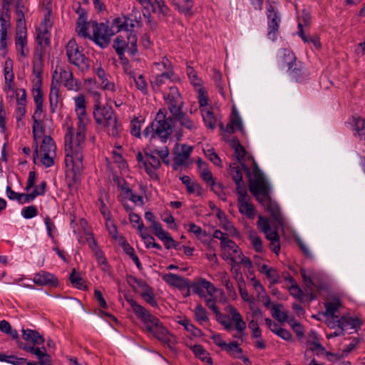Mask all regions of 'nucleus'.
Instances as JSON below:
<instances>
[{
    "mask_svg": "<svg viewBox=\"0 0 365 365\" xmlns=\"http://www.w3.org/2000/svg\"><path fill=\"white\" fill-rule=\"evenodd\" d=\"M135 82V86L138 89L141 91L143 93L147 92V83L145 80V78L142 75H139L138 77L134 76L133 78Z\"/></svg>",
    "mask_w": 365,
    "mask_h": 365,
    "instance_id": "680f3d73",
    "label": "nucleus"
},
{
    "mask_svg": "<svg viewBox=\"0 0 365 365\" xmlns=\"http://www.w3.org/2000/svg\"><path fill=\"white\" fill-rule=\"evenodd\" d=\"M70 281L71 284L78 289H84L86 287L83 279L78 274H77L76 273L75 269H73V272L70 275Z\"/></svg>",
    "mask_w": 365,
    "mask_h": 365,
    "instance_id": "864d4df0",
    "label": "nucleus"
},
{
    "mask_svg": "<svg viewBox=\"0 0 365 365\" xmlns=\"http://www.w3.org/2000/svg\"><path fill=\"white\" fill-rule=\"evenodd\" d=\"M96 24V21H87L86 16L81 14L77 19L76 31L80 36L91 39Z\"/></svg>",
    "mask_w": 365,
    "mask_h": 365,
    "instance_id": "6ab92c4d",
    "label": "nucleus"
},
{
    "mask_svg": "<svg viewBox=\"0 0 365 365\" xmlns=\"http://www.w3.org/2000/svg\"><path fill=\"white\" fill-rule=\"evenodd\" d=\"M43 113H34L32 116L34 123L32 125V131L34 140L35 143H37L38 140L41 139L44 133V129L43 125V120L41 119Z\"/></svg>",
    "mask_w": 365,
    "mask_h": 365,
    "instance_id": "b1692460",
    "label": "nucleus"
},
{
    "mask_svg": "<svg viewBox=\"0 0 365 365\" xmlns=\"http://www.w3.org/2000/svg\"><path fill=\"white\" fill-rule=\"evenodd\" d=\"M174 73L173 71H165L160 74H158L155 76V80L152 82L154 86H160L164 84L165 80L170 79L171 81H174L173 78Z\"/></svg>",
    "mask_w": 365,
    "mask_h": 365,
    "instance_id": "de8ad7c7",
    "label": "nucleus"
},
{
    "mask_svg": "<svg viewBox=\"0 0 365 365\" xmlns=\"http://www.w3.org/2000/svg\"><path fill=\"white\" fill-rule=\"evenodd\" d=\"M282 307V304H274L272 307V316L278 322H284L290 319L288 318L287 312L282 311L280 308Z\"/></svg>",
    "mask_w": 365,
    "mask_h": 365,
    "instance_id": "79ce46f5",
    "label": "nucleus"
},
{
    "mask_svg": "<svg viewBox=\"0 0 365 365\" xmlns=\"http://www.w3.org/2000/svg\"><path fill=\"white\" fill-rule=\"evenodd\" d=\"M327 317V324L329 327L334 329L338 327L339 329H343L344 324L342 321V317L339 318L338 316H326Z\"/></svg>",
    "mask_w": 365,
    "mask_h": 365,
    "instance_id": "5fc2aeb1",
    "label": "nucleus"
},
{
    "mask_svg": "<svg viewBox=\"0 0 365 365\" xmlns=\"http://www.w3.org/2000/svg\"><path fill=\"white\" fill-rule=\"evenodd\" d=\"M95 31L92 34L91 40H93L97 45L101 48L107 47L110 43V38L115 33L121 32L122 31H117V28L113 26V23L111 24V28H109L108 25L96 22L94 25ZM123 31V36L125 37V32ZM122 36V34H120Z\"/></svg>",
    "mask_w": 365,
    "mask_h": 365,
    "instance_id": "9d476101",
    "label": "nucleus"
},
{
    "mask_svg": "<svg viewBox=\"0 0 365 365\" xmlns=\"http://www.w3.org/2000/svg\"><path fill=\"white\" fill-rule=\"evenodd\" d=\"M249 188L257 200L270 212L274 220L279 222L282 220L278 205L271 200L269 197V185L263 174L255 167L252 177L250 179Z\"/></svg>",
    "mask_w": 365,
    "mask_h": 365,
    "instance_id": "20e7f679",
    "label": "nucleus"
},
{
    "mask_svg": "<svg viewBox=\"0 0 365 365\" xmlns=\"http://www.w3.org/2000/svg\"><path fill=\"white\" fill-rule=\"evenodd\" d=\"M356 344L350 343L343 351L341 354H334L331 353H327V357L329 361L339 360L341 357L347 356L355 347Z\"/></svg>",
    "mask_w": 365,
    "mask_h": 365,
    "instance_id": "603ef678",
    "label": "nucleus"
},
{
    "mask_svg": "<svg viewBox=\"0 0 365 365\" xmlns=\"http://www.w3.org/2000/svg\"><path fill=\"white\" fill-rule=\"evenodd\" d=\"M75 103V111L77 116L86 115L85 96L80 94L73 98Z\"/></svg>",
    "mask_w": 365,
    "mask_h": 365,
    "instance_id": "58836bf2",
    "label": "nucleus"
},
{
    "mask_svg": "<svg viewBox=\"0 0 365 365\" xmlns=\"http://www.w3.org/2000/svg\"><path fill=\"white\" fill-rule=\"evenodd\" d=\"M230 175L237 185V192H239L240 187L247 190L245 183L242 181V173L238 165L234 163L230 165Z\"/></svg>",
    "mask_w": 365,
    "mask_h": 365,
    "instance_id": "c756f323",
    "label": "nucleus"
},
{
    "mask_svg": "<svg viewBox=\"0 0 365 365\" xmlns=\"http://www.w3.org/2000/svg\"><path fill=\"white\" fill-rule=\"evenodd\" d=\"M198 102L200 104V110L204 108L208 107V98L207 91L202 87H200L197 90Z\"/></svg>",
    "mask_w": 365,
    "mask_h": 365,
    "instance_id": "4d7b16f0",
    "label": "nucleus"
},
{
    "mask_svg": "<svg viewBox=\"0 0 365 365\" xmlns=\"http://www.w3.org/2000/svg\"><path fill=\"white\" fill-rule=\"evenodd\" d=\"M34 101L35 103L34 113H43V97L41 86H37L33 90Z\"/></svg>",
    "mask_w": 365,
    "mask_h": 365,
    "instance_id": "e433bc0d",
    "label": "nucleus"
},
{
    "mask_svg": "<svg viewBox=\"0 0 365 365\" xmlns=\"http://www.w3.org/2000/svg\"><path fill=\"white\" fill-rule=\"evenodd\" d=\"M21 215L25 219H31L38 215V210L35 205L25 207L21 210Z\"/></svg>",
    "mask_w": 365,
    "mask_h": 365,
    "instance_id": "13d9d810",
    "label": "nucleus"
},
{
    "mask_svg": "<svg viewBox=\"0 0 365 365\" xmlns=\"http://www.w3.org/2000/svg\"><path fill=\"white\" fill-rule=\"evenodd\" d=\"M237 195L239 212L249 219H254L256 211L254 205L251 202L250 197L247 195V190L240 187Z\"/></svg>",
    "mask_w": 365,
    "mask_h": 365,
    "instance_id": "4468645a",
    "label": "nucleus"
},
{
    "mask_svg": "<svg viewBox=\"0 0 365 365\" xmlns=\"http://www.w3.org/2000/svg\"><path fill=\"white\" fill-rule=\"evenodd\" d=\"M194 314L196 321L200 324H202L209 320L206 309L200 304L195 307Z\"/></svg>",
    "mask_w": 365,
    "mask_h": 365,
    "instance_id": "a18cd8bd",
    "label": "nucleus"
},
{
    "mask_svg": "<svg viewBox=\"0 0 365 365\" xmlns=\"http://www.w3.org/2000/svg\"><path fill=\"white\" fill-rule=\"evenodd\" d=\"M229 313L231 315L232 322L235 324V329L242 336L246 329V323L239 311L234 307H229Z\"/></svg>",
    "mask_w": 365,
    "mask_h": 365,
    "instance_id": "393cba45",
    "label": "nucleus"
},
{
    "mask_svg": "<svg viewBox=\"0 0 365 365\" xmlns=\"http://www.w3.org/2000/svg\"><path fill=\"white\" fill-rule=\"evenodd\" d=\"M60 78L63 86L71 91H76L78 88L77 83L73 79V73L66 69H61Z\"/></svg>",
    "mask_w": 365,
    "mask_h": 365,
    "instance_id": "a878e982",
    "label": "nucleus"
},
{
    "mask_svg": "<svg viewBox=\"0 0 365 365\" xmlns=\"http://www.w3.org/2000/svg\"><path fill=\"white\" fill-rule=\"evenodd\" d=\"M93 253L98 264L102 266V269L104 271H108V265L103 252L101 250H96L93 252Z\"/></svg>",
    "mask_w": 365,
    "mask_h": 365,
    "instance_id": "bf43d9fd",
    "label": "nucleus"
},
{
    "mask_svg": "<svg viewBox=\"0 0 365 365\" xmlns=\"http://www.w3.org/2000/svg\"><path fill=\"white\" fill-rule=\"evenodd\" d=\"M222 249L224 250L223 257L226 259H230L232 263H237V259L232 255L233 254L237 255L240 250L237 244L232 240L228 239L223 242L221 245Z\"/></svg>",
    "mask_w": 365,
    "mask_h": 365,
    "instance_id": "4be33fe9",
    "label": "nucleus"
},
{
    "mask_svg": "<svg viewBox=\"0 0 365 365\" xmlns=\"http://www.w3.org/2000/svg\"><path fill=\"white\" fill-rule=\"evenodd\" d=\"M249 239L255 250L259 253L262 252L263 245L262 240L255 232H251L250 233Z\"/></svg>",
    "mask_w": 365,
    "mask_h": 365,
    "instance_id": "3c124183",
    "label": "nucleus"
},
{
    "mask_svg": "<svg viewBox=\"0 0 365 365\" xmlns=\"http://www.w3.org/2000/svg\"><path fill=\"white\" fill-rule=\"evenodd\" d=\"M66 56L69 62L76 66L82 71L89 68L88 59L79 51L78 46L74 39H71L66 46Z\"/></svg>",
    "mask_w": 365,
    "mask_h": 365,
    "instance_id": "f8f14e48",
    "label": "nucleus"
},
{
    "mask_svg": "<svg viewBox=\"0 0 365 365\" xmlns=\"http://www.w3.org/2000/svg\"><path fill=\"white\" fill-rule=\"evenodd\" d=\"M126 301L132 307L136 317L143 322L145 331L148 335L157 339L163 344L172 349L177 342L176 338L168 331L159 319L133 299H126Z\"/></svg>",
    "mask_w": 365,
    "mask_h": 365,
    "instance_id": "7ed1b4c3",
    "label": "nucleus"
},
{
    "mask_svg": "<svg viewBox=\"0 0 365 365\" xmlns=\"http://www.w3.org/2000/svg\"><path fill=\"white\" fill-rule=\"evenodd\" d=\"M108 197V194L106 192H101L99 198L96 202V205L98 207L102 215L105 218L106 220H108L110 217V212L104 202V199Z\"/></svg>",
    "mask_w": 365,
    "mask_h": 365,
    "instance_id": "a19ab883",
    "label": "nucleus"
},
{
    "mask_svg": "<svg viewBox=\"0 0 365 365\" xmlns=\"http://www.w3.org/2000/svg\"><path fill=\"white\" fill-rule=\"evenodd\" d=\"M178 11L185 15H192L194 6L193 0H172Z\"/></svg>",
    "mask_w": 365,
    "mask_h": 365,
    "instance_id": "473e14b6",
    "label": "nucleus"
},
{
    "mask_svg": "<svg viewBox=\"0 0 365 365\" xmlns=\"http://www.w3.org/2000/svg\"><path fill=\"white\" fill-rule=\"evenodd\" d=\"M354 128L359 138L365 140V120L360 117L354 118Z\"/></svg>",
    "mask_w": 365,
    "mask_h": 365,
    "instance_id": "49530a36",
    "label": "nucleus"
},
{
    "mask_svg": "<svg viewBox=\"0 0 365 365\" xmlns=\"http://www.w3.org/2000/svg\"><path fill=\"white\" fill-rule=\"evenodd\" d=\"M162 278L166 283L180 289L188 287V280L181 276L173 273H166L163 275Z\"/></svg>",
    "mask_w": 365,
    "mask_h": 365,
    "instance_id": "5701e85b",
    "label": "nucleus"
},
{
    "mask_svg": "<svg viewBox=\"0 0 365 365\" xmlns=\"http://www.w3.org/2000/svg\"><path fill=\"white\" fill-rule=\"evenodd\" d=\"M77 117L78 119V128L76 130H75V133L76 135L77 143L79 145L80 142H82L85 140V131L88 124V118L86 115Z\"/></svg>",
    "mask_w": 365,
    "mask_h": 365,
    "instance_id": "f704fd0d",
    "label": "nucleus"
},
{
    "mask_svg": "<svg viewBox=\"0 0 365 365\" xmlns=\"http://www.w3.org/2000/svg\"><path fill=\"white\" fill-rule=\"evenodd\" d=\"M182 182L186 186L187 192L189 194L196 193L200 195L202 193L201 186L195 181H192L189 176L183 175L180 178Z\"/></svg>",
    "mask_w": 365,
    "mask_h": 365,
    "instance_id": "2f4dec72",
    "label": "nucleus"
},
{
    "mask_svg": "<svg viewBox=\"0 0 365 365\" xmlns=\"http://www.w3.org/2000/svg\"><path fill=\"white\" fill-rule=\"evenodd\" d=\"M65 140V164L68 170L75 175L79 174L83 168L82 151L85 144V140L80 142L76 140V135L74 128L66 123Z\"/></svg>",
    "mask_w": 365,
    "mask_h": 365,
    "instance_id": "39448f33",
    "label": "nucleus"
},
{
    "mask_svg": "<svg viewBox=\"0 0 365 365\" xmlns=\"http://www.w3.org/2000/svg\"><path fill=\"white\" fill-rule=\"evenodd\" d=\"M59 88L58 83L52 81L49 93V107L51 113L56 111L59 103Z\"/></svg>",
    "mask_w": 365,
    "mask_h": 365,
    "instance_id": "bb28decb",
    "label": "nucleus"
},
{
    "mask_svg": "<svg viewBox=\"0 0 365 365\" xmlns=\"http://www.w3.org/2000/svg\"><path fill=\"white\" fill-rule=\"evenodd\" d=\"M192 351L195 354V355L198 357L201 361L206 362L209 364H212V360L211 357L209 356V354L207 351L203 348L202 345L196 344L192 347Z\"/></svg>",
    "mask_w": 365,
    "mask_h": 365,
    "instance_id": "4c0bfd02",
    "label": "nucleus"
},
{
    "mask_svg": "<svg viewBox=\"0 0 365 365\" xmlns=\"http://www.w3.org/2000/svg\"><path fill=\"white\" fill-rule=\"evenodd\" d=\"M150 5L152 7V10L154 13H158L163 16L168 13L169 9L165 5L164 0H151Z\"/></svg>",
    "mask_w": 365,
    "mask_h": 365,
    "instance_id": "c03bdc74",
    "label": "nucleus"
},
{
    "mask_svg": "<svg viewBox=\"0 0 365 365\" xmlns=\"http://www.w3.org/2000/svg\"><path fill=\"white\" fill-rule=\"evenodd\" d=\"M300 274L306 287L307 292L309 295L310 300H314L316 299V296L314 294V287L318 288L317 282L320 279L321 274L314 270L303 268L300 269Z\"/></svg>",
    "mask_w": 365,
    "mask_h": 365,
    "instance_id": "f3484780",
    "label": "nucleus"
},
{
    "mask_svg": "<svg viewBox=\"0 0 365 365\" xmlns=\"http://www.w3.org/2000/svg\"><path fill=\"white\" fill-rule=\"evenodd\" d=\"M324 307L326 310L324 314L325 316H334L341 307V302L338 297H334L327 301L324 303Z\"/></svg>",
    "mask_w": 365,
    "mask_h": 365,
    "instance_id": "72a5a7b5",
    "label": "nucleus"
},
{
    "mask_svg": "<svg viewBox=\"0 0 365 365\" xmlns=\"http://www.w3.org/2000/svg\"><path fill=\"white\" fill-rule=\"evenodd\" d=\"M178 323L183 326L185 329L190 333L192 336L196 337L202 336V331L196 327L194 324L190 323L189 319L185 318L178 321Z\"/></svg>",
    "mask_w": 365,
    "mask_h": 365,
    "instance_id": "37998d69",
    "label": "nucleus"
},
{
    "mask_svg": "<svg viewBox=\"0 0 365 365\" xmlns=\"http://www.w3.org/2000/svg\"><path fill=\"white\" fill-rule=\"evenodd\" d=\"M200 111L205 126L211 130L215 129L217 120L212 107L202 108Z\"/></svg>",
    "mask_w": 365,
    "mask_h": 365,
    "instance_id": "cd10ccee",
    "label": "nucleus"
},
{
    "mask_svg": "<svg viewBox=\"0 0 365 365\" xmlns=\"http://www.w3.org/2000/svg\"><path fill=\"white\" fill-rule=\"evenodd\" d=\"M33 282L39 286L56 287L58 285L57 278L53 274L46 271L36 273L34 277Z\"/></svg>",
    "mask_w": 365,
    "mask_h": 365,
    "instance_id": "412c9836",
    "label": "nucleus"
},
{
    "mask_svg": "<svg viewBox=\"0 0 365 365\" xmlns=\"http://www.w3.org/2000/svg\"><path fill=\"white\" fill-rule=\"evenodd\" d=\"M288 323L292 327L293 330L298 336L302 337L304 336V330L302 324L299 322H296L294 320V319L292 318L288 321Z\"/></svg>",
    "mask_w": 365,
    "mask_h": 365,
    "instance_id": "338daca9",
    "label": "nucleus"
},
{
    "mask_svg": "<svg viewBox=\"0 0 365 365\" xmlns=\"http://www.w3.org/2000/svg\"><path fill=\"white\" fill-rule=\"evenodd\" d=\"M35 144L36 148L34 153V163H37V159L40 157L41 163L46 168L53 165L56 148L53 140L48 135H44L39 148H38V143Z\"/></svg>",
    "mask_w": 365,
    "mask_h": 365,
    "instance_id": "1a4fd4ad",
    "label": "nucleus"
},
{
    "mask_svg": "<svg viewBox=\"0 0 365 365\" xmlns=\"http://www.w3.org/2000/svg\"><path fill=\"white\" fill-rule=\"evenodd\" d=\"M235 272H236V277L239 278L238 279V280H239L238 286H239V292H240L241 297L242 298L243 300L249 302L250 304H254V302H255L254 298L251 297L249 295L247 289H245V282L243 280L242 274L240 272L238 273L237 269L235 270Z\"/></svg>",
    "mask_w": 365,
    "mask_h": 365,
    "instance_id": "c9c22d12",
    "label": "nucleus"
},
{
    "mask_svg": "<svg viewBox=\"0 0 365 365\" xmlns=\"http://www.w3.org/2000/svg\"><path fill=\"white\" fill-rule=\"evenodd\" d=\"M163 98L171 115L182 110L184 102L176 86H170L168 93L163 94Z\"/></svg>",
    "mask_w": 365,
    "mask_h": 365,
    "instance_id": "ddd939ff",
    "label": "nucleus"
},
{
    "mask_svg": "<svg viewBox=\"0 0 365 365\" xmlns=\"http://www.w3.org/2000/svg\"><path fill=\"white\" fill-rule=\"evenodd\" d=\"M122 194L125 196V198H128L135 204H139L140 205L143 204V197L140 195L134 194L128 187H122Z\"/></svg>",
    "mask_w": 365,
    "mask_h": 365,
    "instance_id": "09e8293b",
    "label": "nucleus"
},
{
    "mask_svg": "<svg viewBox=\"0 0 365 365\" xmlns=\"http://www.w3.org/2000/svg\"><path fill=\"white\" fill-rule=\"evenodd\" d=\"M93 117L96 123L101 126L109 135L114 138L118 136L121 126L111 106L106 104L93 109Z\"/></svg>",
    "mask_w": 365,
    "mask_h": 365,
    "instance_id": "0eeeda50",
    "label": "nucleus"
},
{
    "mask_svg": "<svg viewBox=\"0 0 365 365\" xmlns=\"http://www.w3.org/2000/svg\"><path fill=\"white\" fill-rule=\"evenodd\" d=\"M141 120L138 118H134L130 123V133L135 137L140 136Z\"/></svg>",
    "mask_w": 365,
    "mask_h": 365,
    "instance_id": "052dcab7",
    "label": "nucleus"
},
{
    "mask_svg": "<svg viewBox=\"0 0 365 365\" xmlns=\"http://www.w3.org/2000/svg\"><path fill=\"white\" fill-rule=\"evenodd\" d=\"M342 321L344 324L343 329L346 330L348 327L356 329L362 324L361 320L359 317H352L350 315L342 316Z\"/></svg>",
    "mask_w": 365,
    "mask_h": 365,
    "instance_id": "ea45409f",
    "label": "nucleus"
},
{
    "mask_svg": "<svg viewBox=\"0 0 365 365\" xmlns=\"http://www.w3.org/2000/svg\"><path fill=\"white\" fill-rule=\"evenodd\" d=\"M187 76H188L190 80L191 81L192 83L195 86L200 87L201 80L197 77L195 71L192 68L188 67L187 69Z\"/></svg>",
    "mask_w": 365,
    "mask_h": 365,
    "instance_id": "0e129e2a",
    "label": "nucleus"
},
{
    "mask_svg": "<svg viewBox=\"0 0 365 365\" xmlns=\"http://www.w3.org/2000/svg\"><path fill=\"white\" fill-rule=\"evenodd\" d=\"M51 34L46 24L41 25L36 29V39L38 43L43 48L49 45Z\"/></svg>",
    "mask_w": 365,
    "mask_h": 365,
    "instance_id": "c85d7f7f",
    "label": "nucleus"
},
{
    "mask_svg": "<svg viewBox=\"0 0 365 365\" xmlns=\"http://www.w3.org/2000/svg\"><path fill=\"white\" fill-rule=\"evenodd\" d=\"M94 73L100 81V87L105 91L113 94L120 91L118 86L111 80V77L106 73L101 63H97L93 68Z\"/></svg>",
    "mask_w": 365,
    "mask_h": 365,
    "instance_id": "2eb2a0df",
    "label": "nucleus"
},
{
    "mask_svg": "<svg viewBox=\"0 0 365 365\" xmlns=\"http://www.w3.org/2000/svg\"><path fill=\"white\" fill-rule=\"evenodd\" d=\"M266 14L268 19V38L274 40L279 28L281 22V17L278 12L274 9V7L269 1L267 2L266 6Z\"/></svg>",
    "mask_w": 365,
    "mask_h": 365,
    "instance_id": "dca6fc26",
    "label": "nucleus"
},
{
    "mask_svg": "<svg viewBox=\"0 0 365 365\" xmlns=\"http://www.w3.org/2000/svg\"><path fill=\"white\" fill-rule=\"evenodd\" d=\"M200 175L203 180L210 186H214L215 185V179L208 168L200 172Z\"/></svg>",
    "mask_w": 365,
    "mask_h": 365,
    "instance_id": "774afa93",
    "label": "nucleus"
},
{
    "mask_svg": "<svg viewBox=\"0 0 365 365\" xmlns=\"http://www.w3.org/2000/svg\"><path fill=\"white\" fill-rule=\"evenodd\" d=\"M113 25L118 29L117 31L125 32V37L121 35L116 37L113 46L122 61L125 73L130 78H134L135 73L128 59L124 57V53L128 51L132 58H135L138 53L137 29L141 26L140 14H138L137 16L135 14L134 19L125 16L115 18L113 20Z\"/></svg>",
    "mask_w": 365,
    "mask_h": 365,
    "instance_id": "f257e3e1",
    "label": "nucleus"
},
{
    "mask_svg": "<svg viewBox=\"0 0 365 365\" xmlns=\"http://www.w3.org/2000/svg\"><path fill=\"white\" fill-rule=\"evenodd\" d=\"M19 20L17 21L16 31L15 36V46L17 53L23 58H26L29 54V48L28 47L27 42V30L25 25V22L21 18L24 17V14H18Z\"/></svg>",
    "mask_w": 365,
    "mask_h": 365,
    "instance_id": "9b49d317",
    "label": "nucleus"
},
{
    "mask_svg": "<svg viewBox=\"0 0 365 365\" xmlns=\"http://www.w3.org/2000/svg\"><path fill=\"white\" fill-rule=\"evenodd\" d=\"M155 66L159 71H162L163 69H165V71H173L172 63L166 57H164L160 62L155 63Z\"/></svg>",
    "mask_w": 365,
    "mask_h": 365,
    "instance_id": "e2e57ef3",
    "label": "nucleus"
},
{
    "mask_svg": "<svg viewBox=\"0 0 365 365\" xmlns=\"http://www.w3.org/2000/svg\"><path fill=\"white\" fill-rule=\"evenodd\" d=\"M192 149V146L185 144L176 145L174 150L175 158L173 159V168L175 170H178L179 167L186 165Z\"/></svg>",
    "mask_w": 365,
    "mask_h": 365,
    "instance_id": "aec40b11",
    "label": "nucleus"
},
{
    "mask_svg": "<svg viewBox=\"0 0 365 365\" xmlns=\"http://www.w3.org/2000/svg\"><path fill=\"white\" fill-rule=\"evenodd\" d=\"M187 288L200 297H205L203 289H205L210 296H212L217 292L215 287L204 278H200L193 282L190 285L188 284Z\"/></svg>",
    "mask_w": 365,
    "mask_h": 365,
    "instance_id": "a211bd4d",
    "label": "nucleus"
},
{
    "mask_svg": "<svg viewBox=\"0 0 365 365\" xmlns=\"http://www.w3.org/2000/svg\"><path fill=\"white\" fill-rule=\"evenodd\" d=\"M141 297L144 300L153 307L157 306L154 294L150 287H146L145 289L141 293Z\"/></svg>",
    "mask_w": 365,
    "mask_h": 365,
    "instance_id": "6e6d98bb",
    "label": "nucleus"
},
{
    "mask_svg": "<svg viewBox=\"0 0 365 365\" xmlns=\"http://www.w3.org/2000/svg\"><path fill=\"white\" fill-rule=\"evenodd\" d=\"M311 21V15L306 10H303L298 16V31L304 30V27H308Z\"/></svg>",
    "mask_w": 365,
    "mask_h": 365,
    "instance_id": "8fccbe9b",
    "label": "nucleus"
},
{
    "mask_svg": "<svg viewBox=\"0 0 365 365\" xmlns=\"http://www.w3.org/2000/svg\"><path fill=\"white\" fill-rule=\"evenodd\" d=\"M205 155L213 164L217 166H221V160L214 150L208 149L205 151Z\"/></svg>",
    "mask_w": 365,
    "mask_h": 365,
    "instance_id": "69168bd1",
    "label": "nucleus"
},
{
    "mask_svg": "<svg viewBox=\"0 0 365 365\" xmlns=\"http://www.w3.org/2000/svg\"><path fill=\"white\" fill-rule=\"evenodd\" d=\"M155 155H158L165 163H168L166 158L168 157L169 150L166 146L160 149H151L150 152H145L144 155L141 153H138L136 155V159L140 163V168L145 169V171L150 178L158 180V170L160 167L161 163Z\"/></svg>",
    "mask_w": 365,
    "mask_h": 365,
    "instance_id": "423d86ee",
    "label": "nucleus"
},
{
    "mask_svg": "<svg viewBox=\"0 0 365 365\" xmlns=\"http://www.w3.org/2000/svg\"><path fill=\"white\" fill-rule=\"evenodd\" d=\"M278 64L282 69L287 68V71L297 81H302L307 75L304 67L297 60L291 51L287 49L281 51L278 55Z\"/></svg>",
    "mask_w": 365,
    "mask_h": 365,
    "instance_id": "6e6552de",
    "label": "nucleus"
},
{
    "mask_svg": "<svg viewBox=\"0 0 365 365\" xmlns=\"http://www.w3.org/2000/svg\"><path fill=\"white\" fill-rule=\"evenodd\" d=\"M173 120L178 121L182 127L190 131H193L197 128L194 122L182 110L167 117L166 110L160 109L152 123L145 128L143 135L152 141L159 138L163 143H165L172 134Z\"/></svg>",
    "mask_w": 365,
    "mask_h": 365,
    "instance_id": "f03ea898",
    "label": "nucleus"
},
{
    "mask_svg": "<svg viewBox=\"0 0 365 365\" xmlns=\"http://www.w3.org/2000/svg\"><path fill=\"white\" fill-rule=\"evenodd\" d=\"M22 338L27 341H31L34 345H39L44 342V339L39 333L32 329H22Z\"/></svg>",
    "mask_w": 365,
    "mask_h": 365,
    "instance_id": "7c9ffc66",
    "label": "nucleus"
}]
</instances>
